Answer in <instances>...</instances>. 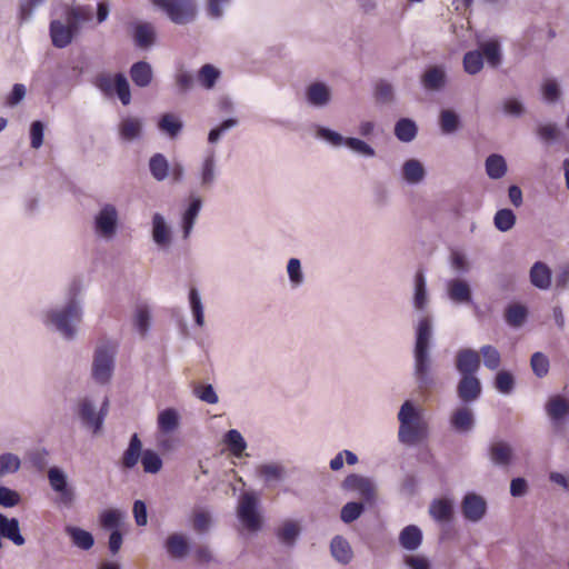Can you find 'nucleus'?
<instances>
[{
    "instance_id": "nucleus-1",
    "label": "nucleus",
    "mask_w": 569,
    "mask_h": 569,
    "mask_svg": "<svg viewBox=\"0 0 569 569\" xmlns=\"http://www.w3.org/2000/svg\"><path fill=\"white\" fill-rule=\"evenodd\" d=\"M433 325L430 316H422L416 326L412 348V380L421 396H429L438 383L437 366L432 355Z\"/></svg>"
},
{
    "instance_id": "nucleus-2",
    "label": "nucleus",
    "mask_w": 569,
    "mask_h": 569,
    "mask_svg": "<svg viewBox=\"0 0 569 569\" xmlns=\"http://www.w3.org/2000/svg\"><path fill=\"white\" fill-rule=\"evenodd\" d=\"M109 412V398L100 399L96 395L81 397L78 401L77 416L80 426L92 436L102 432L104 420Z\"/></svg>"
},
{
    "instance_id": "nucleus-3",
    "label": "nucleus",
    "mask_w": 569,
    "mask_h": 569,
    "mask_svg": "<svg viewBox=\"0 0 569 569\" xmlns=\"http://www.w3.org/2000/svg\"><path fill=\"white\" fill-rule=\"evenodd\" d=\"M44 329L62 340H71V295H67L61 303H54L40 313Z\"/></svg>"
},
{
    "instance_id": "nucleus-4",
    "label": "nucleus",
    "mask_w": 569,
    "mask_h": 569,
    "mask_svg": "<svg viewBox=\"0 0 569 569\" xmlns=\"http://www.w3.org/2000/svg\"><path fill=\"white\" fill-rule=\"evenodd\" d=\"M236 515L242 527L250 532H259L263 527L260 501L258 495L253 491H246L240 495Z\"/></svg>"
},
{
    "instance_id": "nucleus-5",
    "label": "nucleus",
    "mask_w": 569,
    "mask_h": 569,
    "mask_svg": "<svg viewBox=\"0 0 569 569\" xmlns=\"http://www.w3.org/2000/svg\"><path fill=\"white\" fill-rule=\"evenodd\" d=\"M93 84L106 97L117 94L123 106L130 104V84L127 77L122 72H118L114 76L106 72L98 73L94 77Z\"/></svg>"
},
{
    "instance_id": "nucleus-6",
    "label": "nucleus",
    "mask_w": 569,
    "mask_h": 569,
    "mask_svg": "<svg viewBox=\"0 0 569 569\" xmlns=\"http://www.w3.org/2000/svg\"><path fill=\"white\" fill-rule=\"evenodd\" d=\"M119 228V212L114 204L104 203L93 217L94 234L104 241H111Z\"/></svg>"
},
{
    "instance_id": "nucleus-7",
    "label": "nucleus",
    "mask_w": 569,
    "mask_h": 569,
    "mask_svg": "<svg viewBox=\"0 0 569 569\" xmlns=\"http://www.w3.org/2000/svg\"><path fill=\"white\" fill-rule=\"evenodd\" d=\"M157 8L162 10L171 22L179 26L192 22L197 16L194 0H163Z\"/></svg>"
},
{
    "instance_id": "nucleus-8",
    "label": "nucleus",
    "mask_w": 569,
    "mask_h": 569,
    "mask_svg": "<svg viewBox=\"0 0 569 569\" xmlns=\"http://www.w3.org/2000/svg\"><path fill=\"white\" fill-rule=\"evenodd\" d=\"M202 206L203 201L201 197L194 192H190L182 206L180 214V229L183 240H188L191 237Z\"/></svg>"
},
{
    "instance_id": "nucleus-9",
    "label": "nucleus",
    "mask_w": 569,
    "mask_h": 569,
    "mask_svg": "<svg viewBox=\"0 0 569 569\" xmlns=\"http://www.w3.org/2000/svg\"><path fill=\"white\" fill-rule=\"evenodd\" d=\"M198 184L202 190H211L219 178L220 170L214 149H208L196 170Z\"/></svg>"
},
{
    "instance_id": "nucleus-10",
    "label": "nucleus",
    "mask_w": 569,
    "mask_h": 569,
    "mask_svg": "<svg viewBox=\"0 0 569 569\" xmlns=\"http://www.w3.org/2000/svg\"><path fill=\"white\" fill-rule=\"evenodd\" d=\"M114 369V353L108 346H100L94 351L92 377L100 383L110 381Z\"/></svg>"
},
{
    "instance_id": "nucleus-11",
    "label": "nucleus",
    "mask_w": 569,
    "mask_h": 569,
    "mask_svg": "<svg viewBox=\"0 0 569 569\" xmlns=\"http://www.w3.org/2000/svg\"><path fill=\"white\" fill-rule=\"evenodd\" d=\"M426 92H441L448 84V69L445 64L428 66L420 76Z\"/></svg>"
},
{
    "instance_id": "nucleus-12",
    "label": "nucleus",
    "mask_w": 569,
    "mask_h": 569,
    "mask_svg": "<svg viewBox=\"0 0 569 569\" xmlns=\"http://www.w3.org/2000/svg\"><path fill=\"white\" fill-rule=\"evenodd\" d=\"M460 507L462 517L471 523L480 522L488 510L486 499L473 491H469L463 496Z\"/></svg>"
},
{
    "instance_id": "nucleus-13",
    "label": "nucleus",
    "mask_w": 569,
    "mask_h": 569,
    "mask_svg": "<svg viewBox=\"0 0 569 569\" xmlns=\"http://www.w3.org/2000/svg\"><path fill=\"white\" fill-rule=\"evenodd\" d=\"M48 480L51 489L57 493L54 503L59 507H67L71 503V489L68 485L67 473L59 467H51L48 470Z\"/></svg>"
},
{
    "instance_id": "nucleus-14",
    "label": "nucleus",
    "mask_w": 569,
    "mask_h": 569,
    "mask_svg": "<svg viewBox=\"0 0 569 569\" xmlns=\"http://www.w3.org/2000/svg\"><path fill=\"white\" fill-rule=\"evenodd\" d=\"M342 489L347 491H355L359 495L363 502L371 506L376 499V486L373 481L367 477L350 473L341 485Z\"/></svg>"
},
{
    "instance_id": "nucleus-15",
    "label": "nucleus",
    "mask_w": 569,
    "mask_h": 569,
    "mask_svg": "<svg viewBox=\"0 0 569 569\" xmlns=\"http://www.w3.org/2000/svg\"><path fill=\"white\" fill-rule=\"evenodd\" d=\"M448 299L457 306L473 305V295L470 283L462 278H452L446 282Z\"/></svg>"
},
{
    "instance_id": "nucleus-16",
    "label": "nucleus",
    "mask_w": 569,
    "mask_h": 569,
    "mask_svg": "<svg viewBox=\"0 0 569 569\" xmlns=\"http://www.w3.org/2000/svg\"><path fill=\"white\" fill-rule=\"evenodd\" d=\"M50 38L56 48H66L71 43V7L64 8V20L52 19L50 22Z\"/></svg>"
},
{
    "instance_id": "nucleus-17",
    "label": "nucleus",
    "mask_w": 569,
    "mask_h": 569,
    "mask_svg": "<svg viewBox=\"0 0 569 569\" xmlns=\"http://www.w3.org/2000/svg\"><path fill=\"white\" fill-rule=\"evenodd\" d=\"M428 437L429 426L423 418L411 420L406 428L398 429V439L406 446H415Z\"/></svg>"
},
{
    "instance_id": "nucleus-18",
    "label": "nucleus",
    "mask_w": 569,
    "mask_h": 569,
    "mask_svg": "<svg viewBox=\"0 0 569 569\" xmlns=\"http://www.w3.org/2000/svg\"><path fill=\"white\" fill-rule=\"evenodd\" d=\"M481 366V359L478 351L470 348H462L457 351L455 357L456 370L461 376H476Z\"/></svg>"
},
{
    "instance_id": "nucleus-19",
    "label": "nucleus",
    "mask_w": 569,
    "mask_h": 569,
    "mask_svg": "<svg viewBox=\"0 0 569 569\" xmlns=\"http://www.w3.org/2000/svg\"><path fill=\"white\" fill-rule=\"evenodd\" d=\"M449 425L458 435H468L472 432L476 426L473 410L467 406L458 407L450 415Z\"/></svg>"
},
{
    "instance_id": "nucleus-20",
    "label": "nucleus",
    "mask_w": 569,
    "mask_h": 569,
    "mask_svg": "<svg viewBox=\"0 0 569 569\" xmlns=\"http://www.w3.org/2000/svg\"><path fill=\"white\" fill-rule=\"evenodd\" d=\"M305 97L310 107L323 109L331 102L332 91L327 83L315 81L306 88Z\"/></svg>"
},
{
    "instance_id": "nucleus-21",
    "label": "nucleus",
    "mask_w": 569,
    "mask_h": 569,
    "mask_svg": "<svg viewBox=\"0 0 569 569\" xmlns=\"http://www.w3.org/2000/svg\"><path fill=\"white\" fill-rule=\"evenodd\" d=\"M482 392L481 381L477 376H461L457 383V396L465 405L477 401Z\"/></svg>"
},
{
    "instance_id": "nucleus-22",
    "label": "nucleus",
    "mask_w": 569,
    "mask_h": 569,
    "mask_svg": "<svg viewBox=\"0 0 569 569\" xmlns=\"http://www.w3.org/2000/svg\"><path fill=\"white\" fill-rule=\"evenodd\" d=\"M545 410L553 426L569 420V400L561 395L551 396L545 405Z\"/></svg>"
},
{
    "instance_id": "nucleus-23",
    "label": "nucleus",
    "mask_w": 569,
    "mask_h": 569,
    "mask_svg": "<svg viewBox=\"0 0 569 569\" xmlns=\"http://www.w3.org/2000/svg\"><path fill=\"white\" fill-rule=\"evenodd\" d=\"M151 237L160 249H167L171 244V228L166 218L159 212L153 213L151 219Z\"/></svg>"
},
{
    "instance_id": "nucleus-24",
    "label": "nucleus",
    "mask_w": 569,
    "mask_h": 569,
    "mask_svg": "<svg viewBox=\"0 0 569 569\" xmlns=\"http://www.w3.org/2000/svg\"><path fill=\"white\" fill-rule=\"evenodd\" d=\"M163 547L168 556L176 560L184 559L190 549L188 538L180 532L169 535L164 540Z\"/></svg>"
},
{
    "instance_id": "nucleus-25",
    "label": "nucleus",
    "mask_w": 569,
    "mask_h": 569,
    "mask_svg": "<svg viewBox=\"0 0 569 569\" xmlns=\"http://www.w3.org/2000/svg\"><path fill=\"white\" fill-rule=\"evenodd\" d=\"M142 441L138 433H133L130 437L127 449L123 451L120 466L123 470L133 469L143 453Z\"/></svg>"
},
{
    "instance_id": "nucleus-26",
    "label": "nucleus",
    "mask_w": 569,
    "mask_h": 569,
    "mask_svg": "<svg viewBox=\"0 0 569 569\" xmlns=\"http://www.w3.org/2000/svg\"><path fill=\"white\" fill-rule=\"evenodd\" d=\"M118 132L123 142L137 141L143 134L142 120L137 117H126L120 121Z\"/></svg>"
},
{
    "instance_id": "nucleus-27",
    "label": "nucleus",
    "mask_w": 569,
    "mask_h": 569,
    "mask_svg": "<svg viewBox=\"0 0 569 569\" xmlns=\"http://www.w3.org/2000/svg\"><path fill=\"white\" fill-rule=\"evenodd\" d=\"M134 44L140 49H148L154 44L156 30L149 22H134L131 26Z\"/></svg>"
},
{
    "instance_id": "nucleus-28",
    "label": "nucleus",
    "mask_w": 569,
    "mask_h": 569,
    "mask_svg": "<svg viewBox=\"0 0 569 569\" xmlns=\"http://www.w3.org/2000/svg\"><path fill=\"white\" fill-rule=\"evenodd\" d=\"M428 303L429 295L426 276L422 270H418L415 274L412 306L417 311L425 312L427 310Z\"/></svg>"
},
{
    "instance_id": "nucleus-29",
    "label": "nucleus",
    "mask_w": 569,
    "mask_h": 569,
    "mask_svg": "<svg viewBox=\"0 0 569 569\" xmlns=\"http://www.w3.org/2000/svg\"><path fill=\"white\" fill-rule=\"evenodd\" d=\"M330 553L340 565H349L353 558V551L349 541L342 536H335L330 542Z\"/></svg>"
},
{
    "instance_id": "nucleus-30",
    "label": "nucleus",
    "mask_w": 569,
    "mask_h": 569,
    "mask_svg": "<svg viewBox=\"0 0 569 569\" xmlns=\"http://www.w3.org/2000/svg\"><path fill=\"white\" fill-rule=\"evenodd\" d=\"M129 74L134 86L139 88L148 87L153 79L152 67L149 62L144 60H140L132 63V66L129 69Z\"/></svg>"
},
{
    "instance_id": "nucleus-31",
    "label": "nucleus",
    "mask_w": 569,
    "mask_h": 569,
    "mask_svg": "<svg viewBox=\"0 0 569 569\" xmlns=\"http://www.w3.org/2000/svg\"><path fill=\"white\" fill-rule=\"evenodd\" d=\"M0 535L12 541L16 546H22L26 542L20 532L19 520L17 518H8L2 513H0Z\"/></svg>"
},
{
    "instance_id": "nucleus-32",
    "label": "nucleus",
    "mask_w": 569,
    "mask_h": 569,
    "mask_svg": "<svg viewBox=\"0 0 569 569\" xmlns=\"http://www.w3.org/2000/svg\"><path fill=\"white\" fill-rule=\"evenodd\" d=\"M551 269L541 261H537L530 268L529 277L533 287L547 290L551 286Z\"/></svg>"
},
{
    "instance_id": "nucleus-33",
    "label": "nucleus",
    "mask_w": 569,
    "mask_h": 569,
    "mask_svg": "<svg viewBox=\"0 0 569 569\" xmlns=\"http://www.w3.org/2000/svg\"><path fill=\"white\" fill-rule=\"evenodd\" d=\"M489 458L495 466L507 467L513 458V450L508 442L498 441L490 446Z\"/></svg>"
},
{
    "instance_id": "nucleus-34",
    "label": "nucleus",
    "mask_w": 569,
    "mask_h": 569,
    "mask_svg": "<svg viewBox=\"0 0 569 569\" xmlns=\"http://www.w3.org/2000/svg\"><path fill=\"white\" fill-rule=\"evenodd\" d=\"M400 546L408 551H416L422 543V531L416 525L406 526L399 533Z\"/></svg>"
},
{
    "instance_id": "nucleus-35",
    "label": "nucleus",
    "mask_w": 569,
    "mask_h": 569,
    "mask_svg": "<svg viewBox=\"0 0 569 569\" xmlns=\"http://www.w3.org/2000/svg\"><path fill=\"white\" fill-rule=\"evenodd\" d=\"M301 528L293 520H286L279 528L276 529L274 535L277 539L287 547H293L300 537Z\"/></svg>"
},
{
    "instance_id": "nucleus-36",
    "label": "nucleus",
    "mask_w": 569,
    "mask_h": 569,
    "mask_svg": "<svg viewBox=\"0 0 569 569\" xmlns=\"http://www.w3.org/2000/svg\"><path fill=\"white\" fill-rule=\"evenodd\" d=\"M158 129L168 138L173 140L181 133L183 129V122L178 116L171 112H167L159 118Z\"/></svg>"
},
{
    "instance_id": "nucleus-37",
    "label": "nucleus",
    "mask_w": 569,
    "mask_h": 569,
    "mask_svg": "<svg viewBox=\"0 0 569 569\" xmlns=\"http://www.w3.org/2000/svg\"><path fill=\"white\" fill-rule=\"evenodd\" d=\"M402 178L408 184H419L426 177L423 164L417 159H409L403 162L401 169Z\"/></svg>"
},
{
    "instance_id": "nucleus-38",
    "label": "nucleus",
    "mask_w": 569,
    "mask_h": 569,
    "mask_svg": "<svg viewBox=\"0 0 569 569\" xmlns=\"http://www.w3.org/2000/svg\"><path fill=\"white\" fill-rule=\"evenodd\" d=\"M429 513L438 522H449L453 517V503L446 498L435 499L429 506Z\"/></svg>"
},
{
    "instance_id": "nucleus-39",
    "label": "nucleus",
    "mask_w": 569,
    "mask_h": 569,
    "mask_svg": "<svg viewBox=\"0 0 569 569\" xmlns=\"http://www.w3.org/2000/svg\"><path fill=\"white\" fill-rule=\"evenodd\" d=\"M487 176L492 180L501 179L508 170L507 161L499 153H491L485 161Z\"/></svg>"
},
{
    "instance_id": "nucleus-40",
    "label": "nucleus",
    "mask_w": 569,
    "mask_h": 569,
    "mask_svg": "<svg viewBox=\"0 0 569 569\" xmlns=\"http://www.w3.org/2000/svg\"><path fill=\"white\" fill-rule=\"evenodd\" d=\"M396 138L405 143L411 142L418 134V126L410 118H400L395 124Z\"/></svg>"
},
{
    "instance_id": "nucleus-41",
    "label": "nucleus",
    "mask_w": 569,
    "mask_h": 569,
    "mask_svg": "<svg viewBox=\"0 0 569 569\" xmlns=\"http://www.w3.org/2000/svg\"><path fill=\"white\" fill-rule=\"evenodd\" d=\"M148 166H149L150 174L154 180L161 182V181H164L169 177L170 166H169V161L167 160L164 154L159 153V152L154 153L149 159Z\"/></svg>"
},
{
    "instance_id": "nucleus-42",
    "label": "nucleus",
    "mask_w": 569,
    "mask_h": 569,
    "mask_svg": "<svg viewBox=\"0 0 569 569\" xmlns=\"http://www.w3.org/2000/svg\"><path fill=\"white\" fill-rule=\"evenodd\" d=\"M460 116L451 109H442L439 113V127L443 134H453L461 128Z\"/></svg>"
},
{
    "instance_id": "nucleus-43",
    "label": "nucleus",
    "mask_w": 569,
    "mask_h": 569,
    "mask_svg": "<svg viewBox=\"0 0 569 569\" xmlns=\"http://www.w3.org/2000/svg\"><path fill=\"white\" fill-rule=\"evenodd\" d=\"M223 443L236 458H241L248 447L247 441L237 429H230L224 433Z\"/></svg>"
},
{
    "instance_id": "nucleus-44",
    "label": "nucleus",
    "mask_w": 569,
    "mask_h": 569,
    "mask_svg": "<svg viewBox=\"0 0 569 569\" xmlns=\"http://www.w3.org/2000/svg\"><path fill=\"white\" fill-rule=\"evenodd\" d=\"M124 513L119 509H104L99 516V522L103 530H119L123 525Z\"/></svg>"
},
{
    "instance_id": "nucleus-45",
    "label": "nucleus",
    "mask_w": 569,
    "mask_h": 569,
    "mask_svg": "<svg viewBox=\"0 0 569 569\" xmlns=\"http://www.w3.org/2000/svg\"><path fill=\"white\" fill-rule=\"evenodd\" d=\"M220 77L221 72L217 67L211 63H206L199 69L197 80L203 89L211 90L214 88Z\"/></svg>"
},
{
    "instance_id": "nucleus-46",
    "label": "nucleus",
    "mask_w": 569,
    "mask_h": 569,
    "mask_svg": "<svg viewBox=\"0 0 569 569\" xmlns=\"http://www.w3.org/2000/svg\"><path fill=\"white\" fill-rule=\"evenodd\" d=\"M528 309L521 303L509 305L505 312L506 322L512 328H520L527 321Z\"/></svg>"
},
{
    "instance_id": "nucleus-47",
    "label": "nucleus",
    "mask_w": 569,
    "mask_h": 569,
    "mask_svg": "<svg viewBox=\"0 0 569 569\" xmlns=\"http://www.w3.org/2000/svg\"><path fill=\"white\" fill-rule=\"evenodd\" d=\"M173 79L178 94H187L194 88L196 77L193 72L183 67L176 71Z\"/></svg>"
},
{
    "instance_id": "nucleus-48",
    "label": "nucleus",
    "mask_w": 569,
    "mask_h": 569,
    "mask_svg": "<svg viewBox=\"0 0 569 569\" xmlns=\"http://www.w3.org/2000/svg\"><path fill=\"white\" fill-rule=\"evenodd\" d=\"M483 59L486 58L488 64L497 68L502 60L501 47L498 40H489L480 44L479 50Z\"/></svg>"
},
{
    "instance_id": "nucleus-49",
    "label": "nucleus",
    "mask_w": 569,
    "mask_h": 569,
    "mask_svg": "<svg viewBox=\"0 0 569 569\" xmlns=\"http://www.w3.org/2000/svg\"><path fill=\"white\" fill-rule=\"evenodd\" d=\"M536 133L537 137L546 144L560 141L562 136L560 128L555 122L538 123Z\"/></svg>"
},
{
    "instance_id": "nucleus-50",
    "label": "nucleus",
    "mask_w": 569,
    "mask_h": 569,
    "mask_svg": "<svg viewBox=\"0 0 569 569\" xmlns=\"http://www.w3.org/2000/svg\"><path fill=\"white\" fill-rule=\"evenodd\" d=\"M188 299L194 323L199 327H203L204 307L201 300L200 292L196 287L190 288Z\"/></svg>"
},
{
    "instance_id": "nucleus-51",
    "label": "nucleus",
    "mask_w": 569,
    "mask_h": 569,
    "mask_svg": "<svg viewBox=\"0 0 569 569\" xmlns=\"http://www.w3.org/2000/svg\"><path fill=\"white\" fill-rule=\"evenodd\" d=\"M315 137L335 148L346 146L347 142V138L342 134L333 129L320 124L316 126Z\"/></svg>"
},
{
    "instance_id": "nucleus-52",
    "label": "nucleus",
    "mask_w": 569,
    "mask_h": 569,
    "mask_svg": "<svg viewBox=\"0 0 569 569\" xmlns=\"http://www.w3.org/2000/svg\"><path fill=\"white\" fill-rule=\"evenodd\" d=\"M369 506L363 501H349L340 510V519L345 523H351L359 519Z\"/></svg>"
},
{
    "instance_id": "nucleus-53",
    "label": "nucleus",
    "mask_w": 569,
    "mask_h": 569,
    "mask_svg": "<svg viewBox=\"0 0 569 569\" xmlns=\"http://www.w3.org/2000/svg\"><path fill=\"white\" fill-rule=\"evenodd\" d=\"M93 13V7L90 4L73 6V39L78 36L83 23L92 21Z\"/></svg>"
},
{
    "instance_id": "nucleus-54",
    "label": "nucleus",
    "mask_w": 569,
    "mask_h": 569,
    "mask_svg": "<svg viewBox=\"0 0 569 569\" xmlns=\"http://www.w3.org/2000/svg\"><path fill=\"white\" fill-rule=\"evenodd\" d=\"M179 426V415L176 409L167 408L158 416V428L166 433L174 431Z\"/></svg>"
},
{
    "instance_id": "nucleus-55",
    "label": "nucleus",
    "mask_w": 569,
    "mask_h": 569,
    "mask_svg": "<svg viewBox=\"0 0 569 569\" xmlns=\"http://www.w3.org/2000/svg\"><path fill=\"white\" fill-rule=\"evenodd\" d=\"M542 99L548 104L557 103L561 98V88L555 78H547L541 84Z\"/></svg>"
},
{
    "instance_id": "nucleus-56",
    "label": "nucleus",
    "mask_w": 569,
    "mask_h": 569,
    "mask_svg": "<svg viewBox=\"0 0 569 569\" xmlns=\"http://www.w3.org/2000/svg\"><path fill=\"white\" fill-rule=\"evenodd\" d=\"M258 473L267 485L281 481L284 478V467L278 463H263L258 468Z\"/></svg>"
},
{
    "instance_id": "nucleus-57",
    "label": "nucleus",
    "mask_w": 569,
    "mask_h": 569,
    "mask_svg": "<svg viewBox=\"0 0 569 569\" xmlns=\"http://www.w3.org/2000/svg\"><path fill=\"white\" fill-rule=\"evenodd\" d=\"M517 221L515 212L509 208L499 209L493 217V224L497 230L507 232L511 230Z\"/></svg>"
},
{
    "instance_id": "nucleus-58",
    "label": "nucleus",
    "mask_w": 569,
    "mask_h": 569,
    "mask_svg": "<svg viewBox=\"0 0 569 569\" xmlns=\"http://www.w3.org/2000/svg\"><path fill=\"white\" fill-rule=\"evenodd\" d=\"M399 427L406 428L411 420L422 418L420 409L411 400H406L398 411Z\"/></svg>"
},
{
    "instance_id": "nucleus-59",
    "label": "nucleus",
    "mask_w": 569,
    "mask_h": 569,
    "mask_svg": "<svg viewBox=\"0 0 569 569\" xmlns=\"http://www.w3.org/2000/svg\"><path fill=\"white\" fill-rule=\"evenodd\" d=\"M463 69L468 74L475 76L483 68V56L479 50H471L463 56Z\"/></svg>"
},
{
    "instance_id": "nucleus-60",
    "label": "nucleus",
    "mask_w": 569,
    "mask_h": 569,
    "mask_svg": "<svg viewBox=\"0 0 569 569\" xmlns=\"http://www.w3.org/2000/svg\"><path fill=\"white\" fill-rule=\"evenodd\" d=\"M449 263L458 274H467L471 270V263L465 252L452 250L449 256Z\"/></svg>"
},
{
    "instance_id": "nucleus-61",
    "label": "nucleus",
    "mask_w": 569,
    "mask_h": 569,
    "mask_svg": "<svg viewBox=\"0 0 569 569\" xmlns=\"http://www.w3.org/2000/svg\"><path fill=\"white\" fill-rule=\"evenodd\" d=\"M141 465L143 467L144 472L147 473H157L162 468V459L158 452L152 449H147L143 451L141 456Z\"/></svg>"
},
{
    "instance_id": "nucleus-62",
    "label": "nucleus",
    "mask_w": 569,
    "mask_h": 569,
    "mask_svg": "<svg viewBox=\"0 0 569 569\" xmlns=\"http://www.w3.org/2000/svg\"><path fill=\"white\" fill-rule=\"evenodd\" d=\"M151 315L147 306H138L134 312L133 325L137 331L144 337L150 329Z\"/></svg>"
},
{
    "instance_id": "nucleus-63",
    "label": "nucleus",
    "mask_w": 569,
    "mask_h": 569,
    "mask_svg": "<svg viewBox=\"0 0 569 569\" xmlns=\"http://www.w3.org/2000/svg\"><path fill=\"white\" fill-rule=\"evenodd\" d=\"M212 517L208 510L196 509L192 515V528L198 533H206L210 530Z\"/></svg>"
},
{
    "instance_id": "nucleus-64",
    "label": "nucleus",
    "mask_w": 569,
    "mask_h": 569,
    "mask_svg": "<svg viewBox=\"0 0 569 569\" xmlns=\"http://www.w3.org/2000/svg\"><path fill=\"white\" fill-rule=\"evenodd\" d=\"M346 147L353 153L365 158H373L376 156V150L360 138L348 137Z\"/></svg>"
}]
</instances>
